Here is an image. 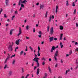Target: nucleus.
Listing matches in <instances>:
<instances>
[{"mask_svg":"<svg viewBox=\"0 0 78 78\" xmlns=\"http://www.w3.org/2000/svg\"><path fill=\"white\" fill-rule=\"evenodd\" d=\"M55 56H54V58L55 60V61H57V58H56V57L57 56H58V51H56Z\"/></svg>","mask_w":78,"mask_h":78,"instance_id":"1","label":"nucleus"},{"mask_svg":"<svg viewBox=\"0 0 78 78\" xmlns=\"http://www.w3.org/2000/svg\"><path fill=\"white\" fill-rule=\"evenodd\" d=\"M45 62L44 61H43L42 62V65L43 66H44V65H45Z\"/></svg>","mask_w":78,"mask_h":78,"instance_id":"31","label":"nucleus"},{"mask_svg":"<svg viewBox=\"0 0 78 78\" xmlns=\"http://www.w3.org/2000/svg\"><path fill=\"white\" fill-rule=\"evenodd\" d=\"M25 3V2L24 1H23L22 2V4H23V3Z\"/></svg>","mask_w":78,"mask_h":78,"instance_id":"42","label":"nucleus"},{"mask_svg":"<svg viewBox=\"0 0 78 78\" xmlns=\"http://www.w3.org/2000/svg\"><path fill=\"white\" fill-rule=\"evenodd\" d=\"M7 67V65H5V66L4 68V69H6V68Z\"/></svg>","mask_w":78,"mask_h":78,"instance_id":"40","label":"nucleus"},{"mask_svg":"<svg viewBox=\"0 0 78 78\" xmlns=\"http://www.w3.org/2000/svg\"><path fill=\"white\" fill-rule=\"evenodd\" d=\"M62 42H60V45L61 46V45H62Z\"/></svg>","mask_w":78,"mask_h":78,"instance_id":"63","label":"nucleus"},{"mask_svg":"<svg viewBox=\"0 0 78 78\" xmlns=\"http://www.w3.org/2000/svg\"><path fill=\"white\" fill-rule=\"evenodd\" d=\"M8 2H5V5L6 6H8Z\"/></svg>","mask_w":78,"mask_h":78,"instance_id":"33","label":"nucleus"},{"mask_svg":"<svg viewBox=\"0 0 78 78\" xmlns=\"http://www.w3.org/2000/svg\"><path fill=\"white\" fill-rule=\"evenodd\" d=\"M60 29L62 30H63V26H60Z\"/></svg>","mask_w":78,"mask_h":78,"instance_id":"18","label":"nucleus"},{"mask_svg":"<svg viewBox=\"0 0 78 78\" xmlns=\"http://www.w3.org/2000/svg\"><path fill=\"white\" fill-rule=\"evenodd\" d=\"M29 48L31 49V51H33V49L32 48H31V46H30Z\"/></svg>","mask_w":78,"mask_h":78,"instance_id":"29","label":"nucleus"},{"mask_svg":"<svg viewBox=\"0 0 78 78\" xmlns=\"http://www.w3.org/2000/svg\"><path fill=\"white\" fill-rule=\"evenodd\" d=\"M35 62H37V67H39V61H38V60H37V59H36L35 60Z\"/></svg>","mask_w":78,"mask_h":78,"instance_id":"8","label":"nucleus"},{"mask_svg":"<svg viewBox=\"0 0 78 78\" xmlns=\"http://www.w3.org/2000/svg\"><path fill=\"white\" fill-rule=\"evenodd\" d=\"M36 57H35L34 59H33V61H36Z\"/></svg>","mask_w":78,"mask_h":78,"instance_id":"43","label":"nucleus"},{"mask_svg":"<svg viewBox=\"0 0 78 78\" xmlns=\"http://www.w3.org/2000/svg\"><path fill=\"white\" fill-rule=\"evenodd\" d=\"M51 16L49 18V22H50L51 21Z\"/></svg>","mask_w":78,"mask_h":78,"instance_id":"37","label":"nucleus"},{"mask_svg":"<svg viewBox=\"0 0 78 78\" xmlns=\"http://www.w3.org/2000/svg\"><path fill=\"white\" fill-rule=\"evenodd\" d=\"M8 59H9V58H6L5 60L4 63H6L7 61H8Z\"/></svg>","mask_w":78,"mask_h":78,"instance_id":"20","label":"nucleus"},{"mask_svg":"<svg viewBox=\"0 0 78 78\" xmlns=\"http://www.w3.org/2000/svg\"><path fill=\"white\" fill-rule=\"evenodd\" d=\"M13 30H14V29H11L10 30V35H12V31H13Z\"/></svg>","mask_w":78,"mask_h":78,"instance_id":"12","label":"nucleus"},{"mask_svg":"<svg viewBox=\"0 0 78 78\" xmlns=\"http://www.w3.org/2000/svg\"><path fill=\"white\" fill-rule=\"evenodd\" d=\"M22 0H20V1H19V2H18V5L19 6H20V3H22Z\"/></svg>","mask_w":78,"mask_h":78,"instance_id":"13","label":"nucleus"},{"mask_svg":"<svg viewBox=\"0 0 78 78\" xmlns=\"http://www.w3.org/2000/svg\"><path fill=\"white\" fill-rule=\"evenodd\" d=\"M47 31L48 32L50 31V26H48L47 27Z\"/></svg>","mask_w":78,"mask_h":78,"instance_id":"14","label":"nucleus"},{"mask_svg":"<svg viewBox=\"0 0 78 78\" xmlns=\"http://www.w3.org/2000/svg\"><path fill=\"white\" fill-rule=\"evenodd\" d=\"M21 5L22 8H24V5H23V4H22Z\"/></svg>","mask_w":78,"mask_h":78,"instance_id":"36","label":"nucleus"},{"mask_svg":"<svg viewBox=\"0 0 78 78\" xmlns=\"http://www.w3.org/2000/svg\"><path fill=\"white\" fill-rule=\"evenodd\" d=\"M50 34L52 35L53 34V27H51V29L50 30Z\"/></svg>","mask_w":78,"mask_h":78,"instance_id":"3","label":"nucleus"},{"mask_svg":"<svg viewBox=\"0 0 78 78\" xmlns=\"http://www.w3.org/2000/svg\"><path fill=\"white\" fill-rule=\"evenodd\" d=\"M45 76H47V74H46V73H45Z\"/></svg>","mask_w":78,"mask_h":78,"instance_id":"59","label":"nucleus"},{"mask_svg":"<svg viewBox=\"0 0 78 78\" xmlns=\"http://www.w3.org/2000/svg\"><path fill=\"white\" fill-rule=\"evenodd\" d=\"M78 43L77 42H76L75 43V45H78Z\"/></svg>","mask_w":78,"mask_h":78,"instance_id":"58","label":"nucleus"},{"mask_svg":"<svg viewBox=\"0 0 78 78\" xmlns=\"http://www.w3.org/2000/svg\"><path fill=\"white\" fill-rule=\"evenodd\" d=\"M70 72V69H68L66 71V75L67 74V72Z\"/></svg>","mask_w":78,"mask_h":78,"instance_id":"19","label":"nucleus"},{"mask_svg":"<svg viewBox=\"0 0 78 78\" xmlns=\"http://www.w3.org/2000/svg\"><path fill=\"white\" fill-rule=\"evenodd\" d=\"M48 69H49V70L50 73H51V69H50V66H49Z\"/></svg>","mask_w":78,"mask_h":78,"instance_id":"26","label":"nucleus"},{"mask_svg":"<svg viewBox=\"0 0 78 78\" xmlns=\"http://www.w3.org/2000/svg\"><path fill=\"white\" fill-rule=\"evenodd\" d=\"M19 33L18 34L17 36H20V34H21V33H22V30L21 29V28L20 27H19Z\"/></svg>","mask_w":78,"mask_h":78,"instance_id":"4","label":"nucleus"},{"mask_svg":"<svg viewBox=\"0 0 78 78\" xmlns=\"http://www.w3.org/2000/svg\"><path fill=\"white\" fill-rule=\"evenodd\" d=\"M38 56H40V53H38L37 54Z\"/></svg>","mask_w":78,"mask_h":78,"instance_id":"47","label":"nucleus"},{"mask_svg":"<svg viewBox=\"0 0 78 78\" xmlns=\"http://www.w3.org/2000/svg\"><path fill=\"white\" fill-rule=\"evenodd\" d=\"M14 13L15 14H18V12H17V10H16L14 12Z\"/></svg>","mask_w":78,"mask_h":78,"instance_id":"27","label":"nucleus"},{"mask_svg":"<svg viewBox=\"0 0 78 78\" xmlns=\"http://www.w3.org/2000/svg\"><path fill=\"white\" fill-rule=\"evenodd\" d=\"M13 11H14V10H13V9H12L10 12H11V13H12L13 12Z\"/></svg>","mask_w":78,"mask_h":78,"instance_id":"46","label":"nucleus"},{"mask_svg":"<svg viewBox=\"0 0 78 78\" xmlns=\"http://www.w3.org/2000/svg\"><path fill=\"white\" fill-rule=\"evenodd\" d=\"M38 50H41V48H40V47H39V46H38Z\"/></svg>","mask_w":78,"mask_h":78,"instance_id":"41","label":"nucleus"},{"mask_svg":"<svg viewBox=\"0 0 78 78\" xmlns=\"http://www.w3.org/2000/svg\"><path fill=\"white\" fill-rule=\"evenodd\" d=\"M8 56H7V58H8V59H9L10 58V55L9 53L8 54Z\"/></svg>","mask_w":78,"mask_h":78,"instance_id":"21","label":"nucleus"},{"mask_svg":"<svg viewBox=\"0 0 78 78\" xmlns=\"http://www.w3.org/2000/svg\"><path fill=\"white\" fill-rule=\"evenodd\" d=\"M60 46H61V48H62L64 46V45H60Z\"/></svg>","mask_w":78,"mask_h":78,"instance_id":"52","label":"nucleus"},{"mask_svg":"<svg viewBox=\"0 0 78 78\" xmlns=\"http://www.w3.org/2000/svg\"><path fill=\"white\" fill-rule=\"evenodd\" d=\"M16 56V55L14 54V55H12V56L11 57V58H12L14 57H15Z\"/></svg>","mask_w":78,"mask_h":78,"instance_id":"28","label":"nucleus"},{"mask_svg":"<svg viewBox=\"0 0 78 78\" xmlns=\"http://www.w3.org/2000/svg\"><path fill=\"white\" fill-rule=\"evenodd\" d=\"M15 62H16V60L15 59H14L13 60L12 62V64L13 65H14L15 64Z\"/></svg>","mask_w":78,"mask_h":78,"instance_id":"16","label":"nucleus"},{"mask_svg":"<svg viewBox=\"0 0 78 78\" xmlns=\"http://www.w3.org/2000/svg\"><path fill=\"white\" fill-rule=\"evenodd\" d=\"M57 66H58V64H56L55 65V67H57Z\"/></svg>","mask_w":78,"mask_h":78,"instance_id":"57","label":"nucleus"},{"mask_svg":"<svg viewBox=\"0 0 78 78\" xmlns=\"http://www.w3.org/2000/svg\"><path fill=\"white\" fill-rule=\"evenodd\" d=\"M73 6H75V2H73Z\"/></svg>","mask_w":78,"mask_h":78,"instance_id":"30","label":"nucleus"},{"mask_svg":"<svg viewBox=\"0 0 78 78\" xmlns=\"http://www.w3.org/2000/svg\"><path fill=\"white\" fill-rule=\"evenodd\" d=\"M53 39H54V38L53 37H51L49 38V42H51V41H53Z\"/></svg>","mask_w":78,"mask_h":78,"instance_id":"5","label":"nucleus"},{"mask_svg":"<svg viewBox=\"0 0 78 78\" xmlns=\"http://www.w3.org/2000/svg\"><path fill=\"white\" fill-rule=\"evenodd\" d=\"M12 71H9V76H11L12 75Z\"/></svg>","mask_w":78,"mask_h":78,"instance_id":"11","label":"nucleus"},{"mask_svg":"<svg viewBox=\"0 0 78 78\" xmlns=\"http://www.w3.org/2000/svg\"><path fill=\"white\" fill-rule=\"evenodd\" d=\"M62 36H63V34H61V36H60V37H62Z\"/></svg>","mask_w":78,"mask_h":78,"instance_id":"51","label":"nucleus"},{"mask_svg":"<svg viewBox=\"0 0 78 78\" xmlns=\"http://www.w3.org/2000/svg\"><path fill=\"white\" fill-rule=\"evenodd\" d=\"M76 9H75L74 10V12L73 13V14H75V13H76Z\"/></svg>","mask_w":78,"mask_h":78,"instance_id":"34","label":"nucleus"},{"mask_svg":"<svg viewBox=\"0 0 78 78\" xmlns=\"http://www.w3.org/2000/svg\"><path fill=\"white\" fill-rule=\"evenodd\" d=\"M72 51H71L69 52V55H70L72 54Z\"/></svg>","mask_w":78,"mask_h":78,"instance_id":"39","label":"nucleus"},{"mask_svg":"<svg viewBox=\"0 0 78 78\" xmlns=\"http://www.w3.org/2000/svg\"><path fill=\"white\" fill-rule=\"evenodd\" d=\"M69 55L68 54H67L66 55V57H67V56H69Z\"/></svg>","mask_w":78,"mask_h":78,"instance_id":"55","label":"nucleus"},{"mask_svg":"<svg viewBox=\"0 0 78 78\" xmlns=\"http://www.w3.org/2000/svg\"><path fill=\"white\" fill-rule=\"evenodd\" d=\"M38 37H41V35H38Z\"/></svg>","mask_w":78,"mask_h":78,"instance_id":"61","label":"nucleus"},{"mask_svg":"<svg viewBox=\"0 0 78 78\" xmlns=\"http://www.w3.org/2000/svg\"><path fill=\"white\" fill-rule=\"evenodd\" d=\"M55 46H53L52 47L51 49V51L52 53H53V51L55 50Z\"/></svg>","mask_w":78,"mask_h":78,"instance_id":"6","label":"nucleus"},{"mask_svg":"<svg viewBox=\"0 0 78 78\" xmlns=\"http://www.w3.org/2000/svg\"><path fill=\"white\" fill-rule=\"evenodd\" d=\"M54 40L55 41H57V38H54Z\"/></svg>","mask_w":78,"mask_h":78,"instance_id":"62","label":"nucleus"},{"mask_svg":"<svg viewBox=\"0 0 78 78\" xmlns=\"http://www.w3.org/2000/svg\"><path fill=\"white\" fill-rule=\"evenodd\" d=\"M40 70V69L38 68L37 70V75L38 74H39V71Z\"/></svg>","mask_w":78,"mask_h":78,"instance_id":"10","label":"nucleus"},{"mask_svg":"<svg viewBox=\"0 0 78 78\" xmlns=\"http://www.w3.org/2000/svg\"><path fill=\"white\" fill-rule=\"evenodd\" d=\"M47 13H48V12H46L45 15V17L46 18H47Z\"/></svg>","mask_w":78,"mask_h":78,"instance_id":"24","label":"nucleus"},{"mask_svg":"<svg viewBox=\"0 0 78 78\" xmlns=\"http://www.w3.org/2000/svg\"><path fill=\"white\" fill-rule=\"evenodd\" d=\"M78 51V48H76V49L75 50V51Z\"/></svg>","mask_w":78,"mask_h":78,"instance_id":"49","label":"nucleus"},{"mask_svg":"<svg viewBox=\"0 0 78 78\" xmlns=\"http://www.w3.org/2000/svg\"><path fill=\"white\" fill-rule=\"evenodd\" d=\"M59 40H62V37H60Z\"/></svg>","mask_w":78,"mask_h":78,"instance_id":"64","label":"nucleus"},{"mask_svg":"<svg viewBox=\"0 0 78 78\" xmlns=\"http://www.w3.org/2000/svg\"><path fill=\"white\" fill-rule=\"evenodd\" d=\"M41 59L42 60H43V61H45V60H46V59L44 57H43V58H41Z\"/></svg>","mask_w":78,"mask_h":78,"instance_id":"25","label":"nucleus"},{"mask_svg":"<svg viewBox=\"0 0 78 78\" xmlns=\"http://www.w3.org/2000/svg\"><path fill=\"white\" fill-rule=\"evenodd\" d=\"M33 31L34 33L35 32V28H34L33 30Z\"/></svg>","mask_w":78,"mask_h":78,"instance_id":"48","label":"nucleus"},{"mask_svg":"<svg viewBox=\"0 0 78 78\" xmlns=\"http://www.w3.org/2000/svg\"><path fill=\"white\" fill-rule=\"evenodd\" d=\"M26 37L27 39H29V37L26 36Z\"/></svg>","mask_w":78,"mask_h":78,"instance_id":"56","label":"nucleus"},{"mask_svg":"<svg viewBox=\"0 0 78 78\" xmlns=\"http://www.w3.org/2000/svg\"><path fill=\"white\" fill-rule=\"evenodd\" d=\"M51 18H52V19H54V16L52 15V17H51Z\"/></svg>","mask_w":78,"mask_h":78,"instance_id":"53","label":"nucleus"},{"mask_svg":"<svg viewBox=\"0 0 78 78\" xmlns=\"http://www.w3.org/2000/svg\"><path fill=\"white\" fill-rule=\"evenodd\" d=\"M76 27H78V24L77 23H76Z\"/></svg>","mask_w":78,"mask_h":78,"instance_id":"54","label":"nucleus"},{"mask_svg":"<svg viewBox=\"0 0 78 78\" xmlns=\"http://www.w3.org/2000/svg\"><path fill=\"white\" fill-rule=\"evenodd\" d=\"M26 30H29V26L27 25L26 26Z\"/></svg>","mask_w":78,"mask_h":78,"instance_id":"22","label":"nucleus"},{"mask_svg":"<svg viewBox=\"0 0 78 78\" xmlns=\"http://www.w3.org/2000/svg\"><path fill=\"white\" fill-rule=\"evenodd\" d=\"M26 49H25V51H28V50L27 49V46H26Z\"/></svg>","mask_w":78,"mask_h":78,"instance_id":"38","label":"nucleus"},{"mask_svg":"<svg viewBox=\"0 0 78 78\" xmlns=\"http://www.w3.org/2000/svg\"><path fill=\"white\" fill-rule=\"evenodd\" d=\"M20 41V39H19L18 40H17L16 41V45H19V42Z\"/></svg>","mask_w":78,"mask_h":78,"instance_id":"7","label":"nucleus"},{"mask_svg":"<svg viewBox=\"0 0 78 78\" xmlns=\"http://www.w3.org/2000/svg\"><path fill=\"white\" fill-rule=\"evenodd\" d=\"M49 61H51V58H49Z\"/></svg>","mask_w":78,"mask_h":78,"instance_id":"60","label":"nucleus"},{"mask_svg":"<svg viewBox=\"0 0 78 78\" xmlns=\"http://www.w3.org/2000/svg\"><path fill=\"white\" fill-rule=\"evenodd\" d=\"M37 68V66H35L34 67V70H36V69Z\"/></svg>","mask_w":78,"mask_h":78,"instance_id":"45","label":"nucleus"},{"mask_svg":"<svg viewBox=\"0 0 78 78\" xmlns=\"http://www.w3.org/2000/svg\"><path fill=\"white\" fill-rule=\"evenodd\" d=\"M58 6H56V10H55L56 13V12H57V11H58Z\"/></svg>","mask_w":78,"mask_h":78,"instance_id":"15","label":"nucleus"},{"mask_svg":"<svg viewBox=\"0 0 78 78\" xmlns=\"http://www.w3.org/2000/svg\"><path fill=\"white\" fill-rule=\"evenodd\" d=\"M44 7V5H41L40 6V9H43Z\"/></svg>","mask_w":78,"mask_h":78,"instance_id":"9","label":"nucleus"},{"mask_svg":"<svg viewBox=\"0 0 78 78\" xmlns=\"http://www.w3.org/2000/svg\"><path fill=\"white\" fill-rule=\"evenodd\" d=\"M21 69L22 70V73H23V72H24V70L23 69V68H22Z\"/></svg>","mask_w":78,"mask_h":78,"instance_id":"35","label":"nucleus"},{"mask_svg":"<svg viewBox=\"0 0 78 78\" xmlns=\"http://www.w3.org/2000/svg\"><path fill=\"white\" fill-rule=\"evenodd\" d=\"M9 47L8 48V50L9 51H10L11 50L12 51L13 50V49L12 48V46L11 45H9Z\"/></svg>","mask_w":78,"mask_h":78,"instance_id":"2","label":"nucleus"},{"mask_svg":"<svg viewBox=\"0 0 78 78\" xmlns=\"http://www.w3.org/2000/svg\"><path fill=\"white\" fill-rule=\"evenodd\" d=\"M39 34H42V32H41V31H40L39 32Z\"/></svg>","mask_w":78,"mask_h":78,"instance_id":"44","label":"nucleus"},{"mask_svg":"<svg viewBox=\"0 0 78 78\" xmlns=\"http://www.w3.org/2000/svg\"><path fill=\"white\" fill-rule=\"evenodd\" d=\"M23 51H22L21 52H20V55H22V54H23Z\"/></svg>","mask_w":78,"mask_h":78,"instance_id":"23","label":"nucleus"},{"mask_svg":"<svg viewBox=\"0 0 78 78\" xmlns=\"http://www.w3.org/2000/svg\"><path fill=\"white\" fill-rule=\"evenodd\" d=\"M66 6H69V1H66Z\"/></svg>","mask_w":78,"mask_h":78,"instance_id":"17","label":"nucleus"},{"mask_svg":"<svg viewBox=\"0 0 78 78\" xmlns=\"http://www.w3.org/2000/svg\"><path fill=\"white\" fill-rule=\"evenodd\" d=\"M76 64H78V60H76Z\"/></svg>","mask_w":78,"mask_h":78,"instance_id":"50","label":"nucleus"},{"mask_svg":"<svg viewBox=\"0 0 78 78\" xmlns=\"http://www.w3.org/2000/svg\"><path fill=\"white\" fill-rule=\"evenodd\" d=\"M4 17L5 18H6V17H7V16H6V14H5L4 15Z\"/></svg>","mask_w":78,"mask_h":78,"instance_id":"32","label":"nucleus"}]
</instances>
